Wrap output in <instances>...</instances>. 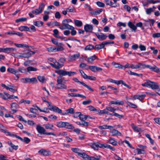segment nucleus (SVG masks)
Segmentation results:
<instances>
[{
  "label": "nucleus",
  "instance_id": "nucleus-1",
  "mask_svg": "<svg viewBox=\"0 0 160 160\" xmlns=\"http://www.w3.org/2000/svg\"><path fill=\"white\" fill-rule=\"evenodd\" d=\"M72 21L70 19H67L63 20L62 22V25L60 26L59 28L61 30L66 29H74V28L68 24V23L72 22Z\"/></svg>",
  "mask_w": 160,
  "mask_h": 160
},
{
  "label": "nucleus",
  "instance_id": "nucleus-2",
  "mask_svg": "<svg viewBox=\"0 0 160 160\" xmlns=\"http://www.w3.org/2000/svg\"><path fill=\"white\" fill-rule=\"evenodd\" d=\"M57 78V83L55 87V88L60 89H66L67 88V86L62 83L63 80L62 77L59 76Z\"/></svg>",
  "mask_w": 160,
  "mask_h": 160
},
{
  "label": "nucleus",
  "instance_id": "nucleus-3",
  "mask_svg": "<svg viewBox=\"0 0 160 160\" xmlns=\"http://www.w3.org/2000/svg\"><path fill=\"white\" fill-rule=\"evenodd\" d=\"M79 156L82 158H83L87 159L88 160H101L100 156H95L90 157L87 155L85 153H78Z\"/></svg>",
  "mask_w": 160,
  "mask_h": 160
},
{
  "label": "nucleus",
  "instance_id": "nucleus-4",
  "mask_svg": "<svg viewBox=\"0 0 160 160\" xmlns=\"http://www.w3.org/2000/svg\"><path fill=\"white\" fill-rule=\"evenodd\" d=\"M16 50V49L15 48H0V52H3L9 54L10 52Z\"/></svg>",
  "mask_w": 160,
  "mask_h": 160
},
{
  "label": "nucleus",
  "instance_id": "nucleus-5",
  "mask_svg": "<svg viewBox=\"0 0 160 160\" xmlns=\"http://www.w3.org/2000/svg\"><path fill=\"white\" fill-rule=\"evenodd\" d=\"M44 6V4L43 3H42L39 5L38 8L32 11V13L35 14V15H38L41 13L42 12V8Z\"/></svg>",
  "mask_w": 160,
  "mask_h": 160
},
{
  "label": "nucleus",
  "instance_id": "nucleus-6",
  "mask_svg": "<svg viewBox=\"0 0 160 160\" xmlns=\"http://www.w3.org/2000/svg\"><path fill=\"white\" fill-rule=\"evenodd\" d=\"M102 145L103 144L96 142L92 143L91 145V147L94 150H98V148H102Z\"/></svg>",
  "mask_w": 160,
  "mask_h": 160
},
{
  "label": "nucleus",
  "instance_id": "nucleus-7",
  "mask_svg": "<svg viewBox=\"0 0 160 160\" xmlns=\"http://www.w3.org/2000/svg\"><path fill=\"white\" fill-rule=\"evenodd\" d=\"M80 56L79 53L70 55L69 56L68 61L69 62H73L78 58Z\"/></svg>",
  "mask_w": 160,
  "mask_h": 160
},
{
  "label": "nucleus",
  "instance_id": "nucleus-8",
  "mask_svg": "<svg viewBox=\"0 0 160 160\" xmlns=\"http://www.w3.org/2000/svg\"><path fill=\"white\" fill-rule=\"evenodd\" d=\"M50 107L49 109L51 111H53L55 112H57L58 113H61L62 114V110L61 109L59 108L58 107L52 105L50 104V106H49Z\"/></svg>",
  "mask_w": 160,
  "mask_h": 160
},
{
  "label": "nucleus",
  "instance_id": "nucleus-9",
  "mask_svg": "<svg viewBox=\"0 0 160 160\" xmlns=\"http://www.w3.org/2000/svg\"><path fill=\"white\" fill-rule=\"evenodd\" d=\"M73 81H74L75 82H77L78 83H79L80 84L82 85L84 87H85L86 88H87L90 91L93 92V89L91 87L88 85H87L85 83L82 82H81L80 81H79L78 80V79L77 78H74L73 79Z\"/></svg>",
  "mask_w": 160,
  "mask_h": 160
},
{
  "label": "nucleus",
  "instance_id": "nucleus-10",
  "mask_svg": "<svg viewBox=\"0 0 160 160\" xmlns=\"http://www.w3.org/2000/svg\"><path fill=\"white\" fill-rule=\"evenodd\" d=\"M89 69L93 72H100L102 71V69L99 67L94 66H89Z\"/></svg>",
  "mask_w": 160,
  "mask_h": 160
},
{
  "label": "nucleus",
  "instance_id": "nucleus-11",
  "mask_svg": "<svg viewBox=\"0 0 160 160\" xmlns=\"http://www.w3.org/2000/svg\"><path fill=\"white\" fill-rule=\"evenodd\" d=\"M11 113L13 114L16 112L17 111V109L18 107V105L15 102H13L11 104Z\"/></svg>",
  "mask_w": 160,
  "mask_h": 160
},
{
  "label": "nucleus",
  "instance_id": "nucleus-12",
  "mask_svg": "<svg viewBox=\"0 0 160 160\" xmlns=\"http://www.w3.org/2000/svg\"><path fill=\"white\" fill-rule=\"evenodd\" d=\"M36 129L38 132L41 134H45V129L43 127H41L40 125L37 126Z\"/></svg>",
  "mask_w": 160,
  "mask_h": 160
},
{
  "label": "nucleus",
  "instance_id": "nucleus-13",
  "mask_svg": "<svg viewBox=\"0 0 160 160\" xmlns=\"http://www.w3.org/2000/svg\"><path fill=\"white\" fill-rule=\"evenodd\" d=\"M95 35L98 39L100 41L104 40L106 39V38L107 37V36L102 33H101L100 34L96 33H95Z\"/></svg>",
  "mask_w": 160,
  "mask_h": 160
},
{
  "label": "nucleus",
  "instance_id": "nucleus-14",
  "mask_svg": "<svg viewBox=\"0 0 160 160\" xmlns=\"http://www.w3.org/2000/svg\"><path fill=\"white\" fill-rule=\"evenodd\" d=\"M38 152L44 156H48L51 154V152L50 151H47L43 149H41L39 150L38 151Z\"/></svg>",
  "mask_w": 160,
  "mask_h": 160
},
{
  "label": "nucleus",
  "instance_id": "nucleus-15",
  "mask_svg": "<svg viewBox=\"0 0 160 160\" xmlns=\"http://www.w3.org/2000/svg\"><path fill=\"white\" fill-rule=\"evenodd\" d=\"M93 29V26L91 25L86 24L84 26V29L86 32H92Z\"/></svg>",
  "mask_w": 160,
  "mask_h": 160
},
{
  "label": "nucleus",
  "instance_id": "nucleus-16",
  "mask_svg": "<svg viewBox=\"0 0 160 160\" xmlns=\"http://www.w3.org/2000/svg\"><path fill=\"white\" fill-rule=\"evenodd\" d=\"M97 57L96 56L94 55L93 56L88 58L87 59H85L86 60L88 63L90 64H92L94 61L96 59Z\"/></svg>",
  "mask_w": 160,
  "mask_h": 160
},
{
  "label": "nucleus",
  "instance_id": "nucleus-17",
  "mask_svg": "<svg viewBox=\"0 0 160 160\" xmlns=\"http://www.w3.org/2000/svg\"><path fill=\"white\" fill-rule=\"evenodd\" d=\"M104 1L107 5L110 6L112 7H118L119 6V4L118 3V5L117 4L115 5L114 4V2H113L112 1H109V0H104Z\"/></svg>",
  "mask_w": 160,
  "mask_h": 160
},
{
  "label": "nucleus",
  "instance_id": "nucleus-18",
  "mask_svg": "<svg viewBox=\"0 0 160 160\" xmlns=\"http://www.w3.org/2000/svg\"><path fill=\"white\" fill-rule=\"evenodd\" d=\"M148 68L150 69L152 71L157 73H159L160 71L159 68L156 65H154L153 66H152L149 65Z\"/></svg>",
  "mask_w": 160,
  "mask_h": 160
},
{
  "label": "nucleus",
  "instance_id": "nucleus-19",
  "mask_svg": "<svg viewBox=\"0 0 160 160\" xmlns=\"http://www.w3.org/2000/svg\"><path fill=\"white\" fill-rule=\"evenodd\" d=\"M110 133L112 136H121L122 135L121 132L118 131V130L115 129H112L111 132Z\"/></svg>",
  "mask_w": 160,
  "mask_h": 160
},
{
  "label": "nucleus",
  "instance_id": "nucleus-20",
  "mask_svg": "<svg viewBox=\"0 0 160 160\" xmlns=\"http://www.w3.org/2000/svg\"><path fill=\"white\" fill-rule=\"evenodd\" d=\"M128 25L134 32H136L137 29V26L134 25V24L131 21H129L128 23Z\"/></svg>",
  "mask_w": 160,
  "mask_h": 160
},
{
  "label": "nucleus",
  "instance_id": "nucleus-21",
  "mask_svg": "<svg viewBox=\"0 0 160 160\" xmlns=\"http://www.w3.org/2000/svg\"><path fill=\"white\" fill-rule=\"evenodd\" d=\"M7 71L11 73L15 74L18 79L19 78V76L18 75L16 74L18 72L17 70H15L14 69L12 68H8L7 69Z\"/></svg>",
  "mask_w": 160,
  "mask_h": 160
},
{
  "label": "nucleus",
  "instance_id": "nucleus-22",
  "mask_svg": "<svg viewBox=\"0 0 160 160\" xmlns=\"http://www.w3.org/2000/svg\"><path fill=\"white\" fill-rule=\"evenodd\" d=\"M74 112V109L72 108H71L65 111L64 112L62 113V115H66L69 114H73Z\"/></svg>",
  "mask_w": 160,
  "mask_h": 160
},
{
  "label": "nucleus",
  "instance_id": "nucleus-23",
  "mask_svg": "<svg viewBox=\"0 0 160 160\" xmlns=\"http://www.w3.org/2000/svg\"><path fill=\"white\" fill-rule=\"evenodd\" d=\"M149 87L153 89H157L158 88L159 86L158 85L157 83L155 82H152L150 81V83Z\"/></svg>",
  "mask_w": 160,
  "mask_h": 160
},
{
  "label": "nucleus",
  "instance_id": "nucleus-24",
  "mask_svg": "<svg viewBox=\"0 0 160 160\" xmlns=\"http://www.w3.org/2000/svg\"><path fill=\"white\" fill-rule=\"evenodd\" d=\"M108 143L113 146H116L117 144V141H115L114 138L112 137H110L109 139L108 140Z\"/></svg>",
  "mask_w": 160,
  "mask_h": 160
},
{
  "label": "nucleus",
  "instance_id": "nucleus-25",
  "mask_svg": "<svg viewBox=\"0 0 160 160\" xmlns=\"http://www.w3.org/2000/svg\"><path fill=\"white\" fill-rule=\"evenodd\" d=\"M55 72L60 76H64L67 75V71L63 70H56ZM61 77V76H60ZM62 77V76H61Z\"/></svg>",
  "mask_w": 160,
  "mask_h": 160
},
{
  "label": "nucleus",
  "instance_id": "nucleus-26",
  "mask_svg": "<svg viewBox=\"0 0 160 160\" xmlns=\"http://www.w3.org/2000/svg\"><path fill=\"white\" fill-rule=\"evenodd\" d=\"M124 103V102L123 101L119 100H117L116 101H112L110 102V104H114L115 105H123Z\"/></svg>",
  "mask_w": 160,
  "mask_h": 160
},
{
  "label": "nucleus",
  "instance_id": "nucleus-27",
  "mask_svg": "<svg viewBox=\"0 0 160 160\" xmlns=\"http://www.w3.org/2000/svg\"><path fill=\"white\" fill-rule=\"evenodd\" d=\"M64 128L68 129H72L74 128V127L69 122H65Z\"/></svg>",
  "mask_w": 160,
  "mask_h": 160
},
{
  "label": "nucleus",
  "instance_id": "nucleus-28",
  "mask_svg": "<svg viewBox=\"0 0 160 160\" xmlns=\"http://www.w3.org/2000/svg\"><path fill=\"white\" fill-rule=\"evenodd\" d=\"M104 47V45L102 42L101 44L96 45L94 49L99 50L103 48Z\"/></svg>",
  "mask_w": 160,
  "mask_h": 160
},
{
  "label": "nucleus",
  "instance_id": "nucleus-29",
  "mask_svg": "<svg viewBox=\"0 0 160 160\" xmlns=\"http://www.w3.org/2000/svg\"><path fill=\"white\" fill-rule=\"evenodd\" d=\"M105 148L110 149L113 151H115V148L114 147H112L111 145L106 144H103L102 148Z\"/></svg>",
  "mask_w": 160,
  "mask_h": 160
},
{
  "label": "nucleus",
  "instance_id": "nucleus-30",
  "mask_svg": "<svg viewBox=\"0 0 160 160\" xmlns=\"http://www.w3.org/2000/svg\"><path fill=\"white\" fill-rule=\"evenodd\" d=\"M18 56L20 57L25 58H28L30 57V54H29L28 51L27 52H26L25 53L21 54V55H19Z\"/></svg>",
  "mask_w": 160,
  "mask_h": 160
},
{
  "label": "nucleus",
  "instance_id": "nucleus-31",
  "mask_svg": "<svg viewBox=\"0 0 160 160\" xmlns=\"http://www.w3.org/2000/svg\"><path fill=\"white\" fill-rule=\"evenodd\" d=\"M39 81L41 82L44 83L47 80V79L44 76H39L38 77Z\"/></svg>",
  "mask_w": 160,
  "mask_h": 160
},
{
  "label": "nucleus",
  "instance_id": "nucleus-32",
  "mask_svg": "<svg viewBox=\"0 0 160 160\" xmlns=\"http://www.w3.org/2000/svg\"><path fill=\"white\" fill-rule=\"evenodd\" d=\"M139 68H148L149 65H146L144 63H139L138 64Z\"/></svg>",
  "mask_w": 160,
  "mask_h": 160
},
{
  "label": "nucleus",
  "instance_id": "nucleus-33",
  "mask_svg": "<svg viewBox=\"0 0 160 160\" xmlns=\"http://www.w3.org/2000/svg\"><path fill=\"white\" fill-rule=\"evenodd\" d=\"M18 29L21 31H27L29 30V28L26 26H21L18 28Z\"/></svg>",
  "mask_w": 160,
  "mask_h": 160
},
{
  "label": "nucleus",
  "instance_id": "nucleus-34",
  "mask_svg": "<svg viewBox=\"0 0 160 160\" xmlns=\"http://www.w3.org/2000/svg\"><path fill=\"white\" fill-rule=\"evenodd\" d=\"M52 42L55 45L58 46H64L63 44L62 43H58V41L57 39H55L54 38H52L51 40Z\"/></svg>",
  "mask_w": 160,
  "mask_h": 160
},
{
  "label": "nucleus",
  "instance_id": "nucleus-35",
  "mask_svg": "<svg viewBox=\"0 0 160 160\" xmlns=\"http://www.w3.org/2000/svg\"><path fill=\"white\" fill-rule=\"evenodd\" d=\"M43 125L46 129L54 130L52 128L53 127V124H50L49 123H47L44 124Z\"/></svg>",
  "mask_w": 160,
  "mask_h": 160
},
{
  "label": "nucleus",
  "instance_id": "nucleus-36",
  "mask_svg": "<svg viewBox=\"0 0 160 160\" xmlns=\"http://www.w3.org/2000/svg\"><path fill=\"white\" fill-rule=\"evenodd\" d=\"M74 23L76 26L78 27H80L82 25V22L81 21L77 20H74Z\"/></svg>",
  "mask_w": 160,
  "mask_h": 160
},
{
  "label": "nucleus",
  "instance_id": "nucleus-37",
  "mask_svg": "<svg viewBox=\"0 0 160 160\" xmlns=\"http://www.w3.org/2000/svg\"><path fill=\"white\" fill-rule=\"evenodd\" d=\"M34 25L37 27H41L43 25V22L41 21H36L34 22Z\"/></svg>",
  "mask_w": 160,
  "mask_h": 160
},
{
  "label": "nucleus",
  "instance_id": "nucleus-38",
  "mask_svg": "<svg viewBox=\"0 0 160 160\" xmlns=\"http://www.w3.org/2000/svg\"><path fill=\"white\" fill-rule=\"evenodd\" d=\"M132 127V128L133 129V130L137 132H139L141 130V129L140 128H139L136 126H135L133 124H132L131 125Z\"/></svg>",
  "mask_w": 160,
  "mask_h": 160
},
{
  "label": "nucleus",
  "instance_id": "nucleus-39",
  "mask_svg": "<svg viewBox=\"0 0 160 160\" xmlns=\"http://www.w3.org/2000/svg\"><path fill=\"white\" fill-rule=\"evenodd\" d=\"M8 144L12 148L15 150H17L18 148V145H15L11 142L8 141Z\"/></svg>",
  "mask_w": 160,
  "mask_h": 160
},
{
  "label": "nucleus",
  "instance_id": "nucleus-40",
  "mask_svg": "<svg viewBox=\"0 0 160 160\" xmlns=\"http://www.w3.org/2000/svg\"><path fill=\"white\" fill-rule=\"evenodd\" d=\"M128 73L131 75L137 76L138 77H142V74H138L136 73L132 72L131 71H128Z\"/></svg>",
  "mask_w": 160,
  "mask_h": 160
},
{
  "label": "nucleus",
  "instance_id": "nucleus-41",
  "mask_svg": "<svg viewBox=\"0 0 160 160\" xmlns=\"http://www.w3.org/2000/svg\"><path fill=\"white\" fill-rule=\"evenodd\" d=\"M88 117H89V116H86L83 114H82L81 113V114L79 116V119L82 121H85L87 119Z\"/></svg>",
  "mask_w": 160,
  "mask_h": 160
},
{
  "label": "nucleus",
  "instance_id": "nucleus-42",
  "mask_svg": "<svg viewBox=\"0 0 160 160\" xmlns=\"http://www.w3.org/2000/svg\"><path fill=\"white\" fill-rule=\"evenodd\" d=\"M55 68L59 69L63 66V64H60L58 62L56 61L55 62Z\"/></svg>",
  "mask_w": 160,
  "mask_h": 160
},
{
  "label": "nucleus",
  "instance_id": "nucleus-43",
  "mask_svg": "<svg viewBox=\"0 0 160 160\" xmlns=\"http://www.w3.org/2000/svg\"><path fill=\"white\" fill-rule=\"evenodd\" d=\"M65 122H57V126L58 128H64Z\"/></svg>",
  "mask_w": 160,
  "mask_h": 160
},
{
  "label": "nucleus",
  "instance_id": "nucleus-44",
  "mask_svg": "<svg viewBox=\"0 0 160 160\" xmlns=\"http://www.w3.org/2000/svg\"><path fill=\"white\" fill-rule=\"evenodd\" d=\"M126 103L128 104V105L131 108H137V107L136 105L130 102L127 101L126 102Z\"/></svg>",
  "mask_w": 160,
  "mask_h": 160
},
{
  "label": "nucleus",
  "instance_id": "nucleus-45",
  "mask_svg": "<svg viewBox=\"0 0 160 160\" xmlns=\"http://www.w3.org/2000/svg\"><path fill=\"white\" fill-rule=\"evenodd\" d=\"M145 136L149 140L150 142L152 144H153L154 143V140L152 139L150 137V135L147 133H146L145 134Z\"/></svg>",
  "mask_w": 160,
  "mask_h": 160
},
{
  "label": "nucleus",
  "instance_id": "nucleus-46",
  "mask_svg": "<svg viewBox=\"0 0 160 160\" xmlns=\"http://www.w3.org/2000/svg\"><path fill=\"white\" fill-rule=\"evenodd\" d=\"M49 52H56V47H50L47 48Z\"/></svg>",
  "mask_w": 160,
  "mask_h": 160
},
{
  "label": "nucleus",
  "instance_id": "nucleus-47",
  "mask_svg": "<svg viewBox=\"0 0 160 160\" xmlns=\"http://www.w3.org/2000/svg\"><path fill=\"white\" fill-rule=\"evenodd\" d=\"M99 114H106L108 115H112V114L109 113L108 111L106 110L105 109H104L102 110H101L100 112H99Z\"/></svg>",
  "mask_w": 160,
  "mask_h": 160
},
{
  "label": "nucleus",
  "instance_id": "nucleus-48",
  "mask_svg": "<svg viewBox=\"0 0 160 160\" xmlns=\"http://www.w3.org/2000/svg\"><path fill=\"white\" fill-rule=\"evenodd\" d=\"M27 18H22L19 19H17L16 20L15 22H23L26 21Z\"/></svg>",
  "mask_w": 160,
  "mask_h": 160
},
{
  "label": "nucleus",
  "instance_id": "nucleus-49",
  "mask_svg": "<svg viewBox=\"0 0 160 160\" xmlns=\"http://www.w3.org/2000/svg\"><path fill=\"white\" fill-rule=\"evenodd\" d=\"M92 48H94L93 46L91 44L87 45L85 48L84 50H91Z\"/></svg>",
  "mask_w": 160,
  "mask_h": 160
},
{
  "label": "nucleus",
  "instance_id": "nucleus-50",
  "mask_svg": "<svg viewBox=\"0 0 160 160\" xmlns=\"http://www.w3.org/2000/svg\"><path fill=\"white\" fill-rule=\"evenodd\" d=\"M79 71L83 78L85 79H87L88 76L83 71L80 69H79Z\"/></svg>",
  "mask_w": 160,
  "mask_h": 160
},
{
  "label": "nucleus",
  "instance_id": "nucleus-51",
  "mask_svg": "<svg viewBox=\"0 0 160 160\" xmlns=\"http://www.w3.org/2000/svg\"><path fill=\"white\" fill-rule=\"evenodd\" d=\"M147 82L144 83L142 84V85L143 86L149 87L150 83V81L149 80H147Z\"/></svg>",
  "mask_w": 160,
  "mask_h": 160
},
{
  "label": "nucleus",
  "instance_id": "nucleus-52",
  "mask_svg": "<svg viewBox=\"0 0 160 160\" xmlns=\"http://www.w3.org/2000/svg\"><path fill=\"white\" fill-rule=\"evenodd\" d=\"M136 150L137 151V154H144L145 153L144 150L143 149L137 148Z\"/></svg>",
  "mask_w": 160,
  "mask_h": 160
},
{
  "label": "nucleus",
  "instance_id": "nucleus-53",
  "mask_svg": "<svg viewBox=\"0 0 160 160\" xmlns=\"http://www.w3.org/2000/svg\"><path fill=\"white\" fill-rule=\"evenodd\" d=\"M21 81L24 83H29V78H22L21 79Z\"/></svg>",
  "mask_w": 160,
  "mask_h": 160
},
{
  "label": "nucleus",
  "instance_id": "nucleus-54",
  "mask_svg": "<svg viewBox=\"0 0 160 160\" xmlns=\"http://www.w3.org/2000/svg\"><path fill=\"white\" fill-rule=\"evenodd\" d=\"M76 72H74L67 71V75H68V76L70 77L76 74Z\"/></svg>",
  "mask_w": 160,
  "mask_h": 160
},
{
  "label": "nucleus",
  "instance_id": "nucleus-55",
  "mask_svg": "<svg viewBox=\"0 0 160 160\" xmlns=\"http://www.w3.org/2000/svg\"><path fill=\"white\" fill-rule=\"evenodd\" d=\"M63 46H59L57 48L56 47V52L62 51L64 50V48H63Z\"/></svg>",
  "mask_w": 160,
  "mask_h": 160
},
{
  "label": "nucleus",
  "instance_id": "nucleus-56",
  "mask_svg": "<svg viewBox=\"0 0 160 160\" xmlns=\"http://www.w3.org/2000/svg\"><path fill=\"white\" fill-rule=\"evenodd\" d=\"M104 46L106 45H107L108 44H114V42L113 41H112L110 40H108L107 41H105L103 42Z\"/></svg>",
  "mask_w": 160,
  "mask_h": 160
},
{
  "label": "nucleus",
  "instance_id": "nucleus-57",
  "mask_svg": "<svg viewBox=\"0 0 160 160\" xmlns=\"http://www.w3.org/2000/svg\"><path fill=\"white\" fill-rule=\"evenodd\" d=\"M27 70L28 71H36L37 70V69L32 67H28L27 68Z\"/></svg>",
  "mask_w": 160,
  "mask_h": 160
},
{
  "label": "nucleus",
  "instance_id": "nucleus-58",
  "mask_svg": "<svg viewBox=\"0 0 160 160\" xmlns=\"http://www.w3.org/2000/svg\"><path fill=\"white\" fill-rule=\"evenodd\" d=\"M37 80L36 78H29V83H34L37 82Z\"/></svg>",
  "mask_w": 160,
  "mask_h": 160
},
{
  "label": "nucleus",
  "instance_id": "nucleus-59",
  "mask_svg": "<svg viewBox=\"0 0 160 160\" xmlns=\"http://www.w3.org/2000/svg\"><path fill=\"white\" fill-rule=\"evenodd\" d=\"M113 115L115 116L116 117L118 118L121 119L124 118V116L122 115H120L116 112H114Z\"/></svg>",
  "mask_w": 160,
  "mask_h": 160
},
{
  "label": "nucleus",
  "instance_id": "nucleus-60",
  "mask_svg": "<svg viewBox=\"0 0 160 160\" xmlns=\"http://www.w3.org/2000/svg\"><path fill=\"white\" fill-rule=\"evenodd\" d=\"M103 11L102 9H100L99 10H96L93 12L92 14L94 15H98L99 14Z\"/></svg>",
  "mask_w": 160,
  "mask_h": 160
},
{
  "label": "nucleus",
  "instance_id": "nucleus-61",
  "mask_svg": "<svg viewBox=\"0 0 160 160\" xmlns=\"http://www.w3.org/2000/svg\"><path fill=\"white\" fill-rule=\"evenodd\" d=\"M71 150L73 152L76 153H77L78 154V153H80L79 152L80 151V150L78 148H71Z\"/></svg>",
  "mask_w": 160,
  "mask_h": 160
},
{
  "label": "nucleus",
  "instance_id": "nucleus-62",
  "mask_svg": "<svg viewBox=\"0 0 160 160\" xmlns=\"http://www.w3.org/2000/svg\"><path fill=\"white\" fill-rule=\"evenodd\" d=\"M29 30L28 31L30 32H35L36 30L35 27L33 25L31 26L30 28H29Z\"/></svg>",
  "mask_w": 160,
  "mask_h": 160
},
{
  "label": "nucleus",
  "instance_id": "nucleus-63",
  "mask_svg": "<svg viewBox=\"0 0 160 160\" xmlns=\"http://www.w3.org/2000/svg\"><path fill=\"white\" fill-rule=\"evenodd\" d=\"M97 5L99 7H104L105 6L104 4L101 2L98 1L97 2Z\"/></svg>",
  "mask_w": 160,
  "mask_h": 160
},
{
  "label": "nucleus",
  "instance_id": "nucleus-64",
  "mask_svg": "<svg viewBox=\"0 0 160 160\" xmlns=\"http://www.w3.org/2000/svg\"><path fill=\"white\" fill-rule=\"evenodd\" d=\"M138 99L140 101H142L146 97L145 94L138 95Z\"/></svg>",
  "mask_w": 160,
  "mask_h": 160
}]
</instances>
